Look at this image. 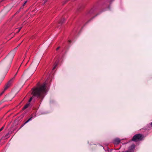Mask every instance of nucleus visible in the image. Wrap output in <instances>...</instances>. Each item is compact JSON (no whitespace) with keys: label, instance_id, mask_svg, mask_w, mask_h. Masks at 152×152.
Wrapping results in <instances>:
<instances>
[{"label":"nucleus","instance_id":"423d86ee","mask_svg":"<svg viewBox=\"0 0 152 152\" xmlns=\"http://www.w3.org/2000/svg\"><path fill=\"white\" fill-rule=\"evenodd\" d=\"M121 140L118 138L115 139L113 141V143L115 145H118L120 142Z\"/></svg>","mask_w":152,"mask_h":152},{"label":"nucleus","instance_id":"f8f14e48","mask_svg":"<svg viewBox=\"0 0 152 152\" xmlns=\"http://www.w3.org/2000/svg\"><path fill=\"white\" fill-rule=\"evenodd\" d=\"M4 125L2 126L0 129V132L4 128Z\"/></svg>","mask_w":152,"mask_h":152},{"label":"nucleus","instance_id":"412c9836","mask_svg":"<svg viewBox=\"0 0 152 152\" xmlns=\"http://www.w3.org/2000/svg\"><path fill=\"white\" fill-rule=\"evenodd\" d=\"M69 43H70L71 42V40H69Z\"/></svg>","mask_w":152,"mask_h":152},{"label":"nucleus","instance_id":"aec40b11","mask_svg":"<svg viewBox=\"0 0 152 152\" xmlns=\"http://www.w3.org/2000/svg\"><path fill=\"white\" fill-rule=\"evenodd\" d=\"M21 44V43H20V44H19L18 45V47H19V46Z\"/></svg>","mask_w":152,"mask_h":152},{"label":"nucleus","instance_id":"6e6552de","mask_svg":"<svg viewBox=\"0 0 152 152\" xmlns=\"http://www.w3.org/2000/svg\"><path fill=\"white\" fill-rule=\"evenodd\" d=\"M29 105H30V103H29L26 104L24 106L23 108V110H24L26 109L28 107Z\"/></svg>","mask_w":152,"mask_h":152},{"label":"nucleus","instance_id":"0eeeda50","mask_svg":"<svg viewBox=\"0 0 152 152\" xmlns=\"http://www.w3.org/2000/svg\"><path fill=\"white\" fill-rule=\"evenodd\" d=\"M65 20V19L64 18H62L58 21V24L61 25L62 23H64Z\"/></svg>","mask_w":152,"mask_h":152},{"label":"nucleus","instance_id":"ddd939ff","mask_svg":"<svg viewBox=\"0 0 152 152\" xmlns=\"http://www.w3.org/2000/svg\"><path fill=\"white\" fill-rule=\"evenodd\" d=\"M114 0H109L108 1L110 3H111V2H112Z\"/></svg>","mask_w":152,"mask_h":152},{"label":"nucleus","instance_id":"4468645a","mask_svg":"<svg viewBox=\"0 0 152 152\" xmlns=\"http://www.w3.org/2000/svg\"><path fill=\"white\" fill-rule=\"evenodd\" d=\"M27 2V1H26L24 3V4H23V6H25V5L26 4Z\"/></svg>","mask_w":152,"mask_h":152},{"label":"nucleus","instance_id":"2eb2a0df","mask_svg":"<svg viewBox=\"0 0 152 152\" xmlns=\"http://www.w3.org/2000/svg\"><path fill=\"white\" fill-rule=\"evenodd\" d=\"M57 64H56L55 65V66H54V68H53V69H54L56 68V66H57Z\"/></svg>","mask_w":152,"mask_h":152},{"label":"nucleus","instance_id":"6ab92c4d","mask_svg":"<svg viewBox=\"0 0 152 152\" xmlns=\"http://www.w3.org/2000/svg\"><path fill=\"white\" fill-rule=\"evenodd\" d=\"M150 125L151 126H152V122L151 123Z\"/></svg>","mask_w":152,"mask_h":152},{"label":"nucleus","instance_id":"4be33fe9","mask_svg":"<svg viewBox=\"0 0 152 152\" xmlns=\"http://www.w3.org/2000/svg\"><path fill=\"white\" fill-rule=\"evenodd\" d=\"M21 28H22V27H20V28H19V29H20V30H21Z\"/></svg>","mask_w":152,"mask_h":152},{"label":"nucleus","instance_id":"1a4fd4ad","mask_svg":"<svg viewBox=\"0 0 152 152\" xmlns=\"http://www.w3.org/2000/svg\"><path fill=\"white\" fill-rule=\"evenodd\" d=\"M32 117H30V118L24 123V124L22 126H23L25 124L28 122L29 121H31L32 120Z\"/></svg>","mask_w":152,"mask_h":152},{"label":"nucleus","instance_id":"f03ea898","mask_svg":"<svg viewBox=\"0 0 152 152\" xmlns=\"http://www.w3.org/2000/svg\"><path fill=\"white\" fill-rule=\"evenodd\" d=\"M97 10V8L96 7H94L91 9L88 10L86 12L84 15L85 17L86 18L91 17V18L86 22V24L89 22L98 15V14H97L95 15H94L95 14Z\"/></svg>","mask_w":152,"mask_h":152},{"label":"nucleus","instance_id":"39448f33","mask_svg":"<svg viewBox=\"0 0 152 152\" xmlns=\"http://www.w3.org/2000/svg\"><path fill=\"white\" fill-rule=\"evenodd\" d=\"M15 77H13L8 82L7 84L5 86L4 90L2 91L1 93L0 94V96L2 95L4 93V91L8 88H9L13 82V79Z\"/></svg>","mask_w":152,"mask_h":152},{"label":"nucleus","instance_id":"9d476101","mask_svg":"<svg viewBox=\"0 0 152 152\" xmlns=\"http://www.w3.org/2000/svg\"><path fill=\"white\" fill-rule=\"evenodd\" d=\"M36 116V114L35 113H32L30 116V117H31L32 118L35 117Z\"/></svg>","mask_w":152,"mask_h":152},{"label":"nucleus","instance_id":"f257e3e1","mask_svg":"<svg viewBox=\"0 0 152 152\" xmlns=\"http://www.w3.org/2000/svg\"><path fill=\"white\" fill-rule=\"evenodd\" d=\"M48 83V81H46L42 85L39 84L37 87L33 88L32 93L33 96L28 100L29 102H30L34 97H36L38 99V102L41 103L47 91L46 86Z\"/></svg>","mask_w":152,"mask_h":152},{"label":"nucleus","instance_id":"a211bd4d","mask_svg":"<svg viewBox=\"0 0 152 152\" xmlns=\"http://www.w3.org/2000/svg\"><path fill=\"white\" fill-rule=\"evenodd\" d=\"M20 29H19L18 30V32H17V33H18V32L20 31Z\"/></svg>","mask_w":152,"mask_h":152},{"label":"nucleus","instance_id":"f3484780","mask_svg":"<svg viewBox=\"0 0 152 152\" xmlns=\"http://www.w3.org/2000/svg\"><path fill=\"white\" fill-rule=\"evenodd\" d=\"M20 29H19L18 30V32H17V33H18V32L20 31Z\"/></svg>","mask_w":152,"mask_h":152},{"label":"nucleus","instance_id":"dca6fc26","mask_svg":"<svg viewBox=\"0 0 152 152\" xmlns=\"http://www.w3.org/2000/svg\"><path fill=\"white\" fill-rule=\"evenodd\" d=\"M60 48V47H58L57 49H56V50H58Z\"/></svg>","mask_w":152,"mask_h":152},{"label":"nucleus","instance_id":"7ed1b4c3","mask_svg":"<svg viewBox=\"0 0 152 152\" xmlns=\"http://www.w3.org/2000/svg\"><path fill=\"white\" fill-rule=\"evenodd\" d=\"M14 57L13 54H8L4 61V65L9 69L10 67Z\"/></svg>","mask_w":152,"mask_h":152},{"label":"nucleus","instance_id":"5701e85b","mask_svg":"<svg viewBox=\"0 0 152 152\" xmlns=\"http://www.w3.org/2000/svg\"><path fill=\"white\" fill-rule=\"evenodd\" d=\"M74 30H75H75H76L75 29H74Z\"/></svg>","mask_w":152,"mask_h":152},{"label":"nucleus","instance_id":"20e7f679","mask_svg":"<svg viewBox=\"0 0 152 152\" xmlns=\"http://www.w3.org/2000/svg\"><path fill=\"white\" fill-rule=\"evenodd\" d=\"M144 137V136L143 135L140 134H137L133 136L132 140L134 142L141 141Z\"/></svg>","mask_w":152,"mask_h":152},{"label":"nucleus","instance_id":"9b49d317","mask_svg":"<svg viewBox=\"0 0 152 152\" xmlns=\"http://www.w3.org/2000/svg\"><path fill=\"white\" fill-rule=\"evenodd\" d=\"M135 145L134 144L132 145L131 146V148L132 149H134L135 148Z\"/></svg>","mask_w":152,"mask_h":152}]
</instances>
